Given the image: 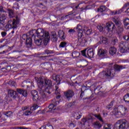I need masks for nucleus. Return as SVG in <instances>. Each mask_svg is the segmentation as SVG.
Returning a JSON list of instances; mask_svg holds the SVG:
<instances>
[{
	"label": "nucleus",
	"instance_id": "nucleus-1",
	"mask_svg": "<svg viewBox=\"0 0 129 129\" xmlns=\"http://www.w3.org/2000/svg\"><path fill=\"white\" fill-rule=\"evenodd\" d=\"M36 80L39 87L42 90L45 91L47 93L51 94L53 91V85L52 81L49 79H46L44 77L37 78Z\"/></svg>",
	"mask_w": 129,
	"mask_h": 129
},
{
	"label": "nucleus",
	"instance_id": "nucleus-2",
	"mask_svg": "<svg viewBox=\"0 0 129 129\" xmlns=\"http://www.w3.org/2000/svg\"><path fill=\"white\" fill-rule=\"evenodd\" d=\"M36 35L38 38H41L43 39V44L47 46L48 42L50 40V34L48 32H45L44 29L38 28L36 31Z\"/></svg>",
	"mask_w": 129,
	"mask_h": 129
},
{
	"label": "nucleus",
	"instance_id": "nucleus-3",
	"mask_svg": "<svg viewBox=\"0 0 129 129\" xmlns=\"http://www.w3.org/2000/svg\"><path fill=\"white\" fill-rule=\"evenodd\" d=\"M128 127V122L125 119L118 120L114 125V129H126Z\"/></svg>",
	"mask_w": 129,
	"mask_h": 129
},
{
	"label": "nucleus",
	"instance_id": "nucleus-4",
	"mask_svg": "<svg viewBox=\"0 0 129 129\" xmlns=\"http://www.w3.org/2000/svg\"><path fill=\"white\" fill-rule=\"evenodd\" d=\"M20 23V19H19L18 17H16V19H13V21L11 20H9L7 25L5 26L6 29H16L17 28L18 25H19Z\"/></svg>",
	"mask_w": 129,
	"mask_h": 129
},
{
	"label": "nucleus",
	"instance_id": "nucleus-5",
	"mask_svg": "<svg viewBox=\"0 0 129 129\" xmlns=\"http://www.w3.org/2000/svg\"><path fill=\"white\" fill-rule=\"evenodd\" d=\"M126 110H127V109L122 105H119L117 108H114L115 114L118 115L119 117L125 115Z\"/></svg>",
	"mask_w": 129,
	"mask_h": 129
},
{
	"label": "nucleus",
	"instance_id": "nucleus-6",
	"mask_svg": "<svg viewBox=\"0 0 129 129\" xmlns=\"http://www.w3.org/2000/svg\"><path fill=\"white\" fill-rule=\"evenodd\" d=\"M113 76H114V74L112 73V70L110 69L107 70L106 72L103 71L99 74V77L102 79L104 78H111Z\"/></svg>",
	"mask_w": 129,
	"mask_h": 129
},
{
	"label": "nucleus",
	"instance_id": "nucleus-7",
	"mask_svg": "<svg viewBox=\"0 0 129 129\" xmlns=\"http://www.w3.org/2000/svg\"><path fill=\"white\" fill-rule=\"evenodd\" d=\"M120 51L121 53H126L128 52V43L126 42L122 41L120 43L119 45Z\"/></svg>",
	"mask_w": 129,
	"mask_h": 129
},
{
	"label": "nucleus",
	"instance_id": "nucleus-8",
	"mask_svg": "<svg viewBox=\"0 0 129 129\" xmlns=\"http://www.w3.org/2000/svg\"><path fill=\"white\" fill-rule=\"evenodd\" d=\"M8 16L6 14H2L0 16V29H3L7 24Z\"/></svg>",
	"mask_w": 129,
	"mask_h": 129
},
{
	"label": "nucleus",
	"instance_id": "nucleus-9",
	"mask_svg": "<svg viewBox=\"0 0 129 129\" xmlns=\"http://www.w3.org/2000/svg\"><path fill=\"white\" fill-rule=\"evenodd\" d=\"M22 39L26 41V45L28 47V48H31L32 45H33V40L31 37H28L26 35H23L22 36Z\"/></svg>",
	"mask_w": 129,
	"mask_h": 129
},
{
	"label": "nucleus",
	"instance_id": "nucleus-10",
	"mask_svg": "<svg viewBox=\"0 0 129 129\" xmlns=\"http://www.w3.org/2000/svg\"><path fill=\"white\" fill-rule=\"evenodd\" d=\"M75 95L74 91L72 90H69L64 92V95L66 96V98L70 100L71 99L72 97H73L74 95Z\"/></svg>",
	"mask_w": 129,
	"mask_h": 129
},
{
	"label": "nucleus",
	"instance_id": "nucleus-11",
	"mask_svg": "<svg viewBox=\"0 0 129 129\" xmlns=\"http://www.w3.org/2000/svg\"><path fill=\"white\" fill-rule=\"evenodd\" d=\"M82 36H83L82 32H79L78 34V44H85V43H87L86 39L82 37Z\"/></svg>",
	"mask_w": 129,
	"mask_h": 129
},
{
	"label": "nucleus",
	"instance_id": "nucleus-12",
	"mask_svg": "<svg viewBox=\"0 0 129 129\" xmlns=\"http://www.w3.org/2000/svg\"><path fill=\"white\" fill-rule=\"evenodd\" d=\"M106 28L108 32H112L113 30H116L115 24L113 23H106Z\"/></svg>",
	"mask_w": 129,
	"mask_h": 129
},
{
	"label": "nucleus",
	"instance_id": "nucleus-13",
	"mask_svg": "<svg viewBox=\"0 0 129 129\" xmlns=\"http://www.w3.org/2000/svg\"><path fill=\"white\" fill-rule=\"evenodd\" d=\"M98 55L101 58L107 56V50L103 49H100L98 51Z\"/></svg>",
	"mask_w": 129,
	"mask_h": 129
},
{
	"label": "nucleus",
	"instance_id": "nucleus-14",
	"mask_svg": "<svg viewBox=\"0 0 129 129\" xmlns=\"http://www.w3.org/2000/svg\"><path fill=\"white\" fill-rule=\"evenodd\" d=\"M31 94L33 97V100L34 101H37L39 99V95H38V92L36 90H32L31 91Z\"/></svg>",
	"mask_w": 129,
	"mask_h": 129
},
{
	"label": "nucleus",
	"instance_id": "nucleus-15",
	"mask_svg": "<svg viewBox=\"0 0 129 129\" xmlns=\"http://www.w3.org/2000/svg\"><path fill=\"white\" fill-rule=\"evenodd\" d=\"M112 20L113 22L115 23L116 26H117L118 28H119V27L121 26V22H120V20H119V19L117 17H113L112 18Z\"/></svg>",
	"mask_w": 129,
	"mask_h": 129
},
{
	"label": "nucleus",
	"instance_id": "nucleus-16",
	"mask_svg": "<svg viewBox=\"0 0 129 129\" xmlns=\"http://www.w3.org/2000/svg\"><path fill=\"white\" fill-rule=\"evenodd\" d=\"M8 94L9 96H10L12 98H16V97L18 96V93H17V92L13 90H9L8 91Z\"/></svg>",
	"mask_w": 129,
	"mask_h": 129
},
{
	"label": "nucleus",
	"instance_id": "nucleus-17",
	"mask_svg": "<svg viewBox=\"0 0 129 129\" xmlns=\"http://www.w3.org/2000/svg\"><path fill=\"white\" fill-rule=\"evenodd\" d=\"M127 6H129V3H127L125 4L123 7L121 9L118 11H115L113 12L112 15H118V14H120L121 12H123L124 11V9L127 7Z\"/></svg>",
	"mask_w": 129,
	"mask_h": 129
},
{
	"label": "nucleus",
	"instance_id": "nucleus-18",
	"mask_svg": "<svg viewBox=\"0 0 129 129\" xmlns=\"http://www.w3.org/2000/svg\"><path fill=\"white\" fill-rule=\"evenodd\" d=\"M57 36L61 40H65V38H66L65 33L62 30L58 31Z\"/></svg>",
	"mask_w": 129,
	"mask_h": 129
},
{
	"label": "nucleus",
	"instance_id": "nucleus-19",
	"mask_svg": "<svg viewBox=\"0 0 129 129\" xmlns=\"http://www.w3.org/2000/svg\"><path fill=\"white\" fill-rule=\"evenodd\" d=\"M93 119H92V117L90 116L86 118H84L82 119L83 122L85 123L88 122V123H90V122H92Z\"/></svg>",
	"mask_w": 129,
	"mask_h": 129
},
{
	"label": "nucleus",
	"instance_id": "nucleus-20",
	"mask_svg": "<svg viewBox=\"0 0 129 129\" xmlns=\"http://www.w3.org/2000/svg\"><path fill=\"white\" fill-rule=\"evenodd\" d=\"M52 78H53V80H54L55 81H56L57 84H60V83H61V80L62 79L61 78H60V76L53 75Z\"/></svg>",
	"mask_w": 129,
	"mask_h": 129
},
{
	"label": "nucleus",
	"instance_id": "nucleus-21",
	"mask_svg": "<svg viewBox=\"0 0 129 129\" xmlns=\"http://www.w3.org/2000/svg\"><path fill=\"white\" fill-rule=\"evenodd\" d=\"M87 57L89 58H93L94 56V52H93V50L92 49H88L87 50Z\"/></svg>",
	"mask_w": 129,
	"mask_h": 129
},
{
	"label": "nucleus",
	"instance_id": "nucleus-22",
	"mask_svg": "<svg viewBox=\"0 0 129 129\" xmlns=\"http://www.w3.org/2000/svg\"><path fill=\"white\" fill-rule=\"evenodd\" d=\"M93 126L95 129H100L101 128V126H102V125H101V124L99 121H97L94 122Z\"/></svg>",
	"mask_w": 129,
	"mask_h": 129
},
{
	"label": "nucleus",
	"instance_id": "nucleus-23",
	"mask_svg": "<svg viewBox=\"0 0 129 129\" xmlns=\"http://www.w3.org/2000/svg\"><path fill=\"white\" fill-rule=\"evenodd\" d=\"M116 48L114 47H111L109 49V53L110 55L113 56L115 54H116Z\"/></svg>",
	"mask_w": 129,
	"mask_h": 129
},
{
	"label": "nucleus",
	"instance_id": "nucleus-24",
	"mask_svg": "<svg viewBox=\"0 0 129 129\" xmlns=\"http://www.w3.org/2000/svg\"><path fill=\"white\" fill-rule=\"evenodd\" d=\"M80 64L81 65V67H83V68H84V67H86V66L88 65V62H87V61H86V60L83 59L80 61Z\"/></svg>",
	"mask_w": 129,
	"mask_h": 129
},
{
	"label": "nucleus",
	"instance_id": "nucleus-25",
	"mask_svg": "<svg viewBox=\"0 0 129 129\" xmlns=\"http://www.w3.org/2000/svg\"><path fill=\"white\" fill-rule=\"evenodd\" d=\"M123 23H124V26L125 29H126V30H129V19L128 18L125 19L124 20Z\"/></svg>",
	"mask_w": 129,
	"mask_h": 129
},
{
	"label": "nucleus",
	"instance_id": "nucleus-26",
	"mask_svg": "<svg viewBox=\"0 0 129 129\" xmlns=\"http://www.w3.org/2000/svg\"><path fill=\"white\" fill-rule=\"evenodd\" d=\"M43 39L44 38H40V39H37V40L34 39V42L36 45H37V46H41V45H42V43L43 42ZM42 45H44L43 43H42Z\"/></svg>",
	"mask_w": 129,
	"mask_h": 129
},
{
	"label": "nucleus",
	"instance_id": "nucleus-27",
	"mask_svg": "<svg viewBox=\"0 0 129 129\" xmlns=\"http://www.w3.org/2000/svg\"><path fill=\"white\" fill-rule=\"evenodd\" d=\"M107 10V8H106L105 6H102L98 9V12H99L100 13H104L105 12H106Z\"/></svg>",
	"mask_w": 129,
	"mask_h": 129
},
{
	"label": "nucleus",
	"instance_id": "nucleus-28",
	"mask_svg": "<svg viewBox=\"0 0 129 129\" xmlns=\"http://www.w3.org/2000/svg\"><path fill=\"white\" fill-rule=\"evenodd\" d=\"M82 116V115L81 114V113H79V112L74 113V117H75L76 119H80Z\"/></svg>",
	"mask_w": 129,
	"mask_h": 129
},
{
	"label": "nucleus",
	"instance_id": "nucleus-29",
	"mask_svg": "<svg viewBox=\"0 0 129 129\" xmlns=\"http://www.w3.org/2000/svg\"><path fill=\"white\" fill-rule=\"evenodd\" d=\"M8 12L9 13V16L10 18H14L15 17V13H14V10L12 9H8Z\"/></svg>",
	"mask_w": 129,
	"mask_h": 129
},
{
	"label": "nucleus",
	"instance_id": "nucleus-30",
	"mask_svg": "<svg viewBox=\"0 0 129 129\" xmlns=\"http://www.w3.org/2000/svg\"><path fill=\"white\" fill-rule=\"evenodd\" d=\"M77 31L78 32V33H83V28H82V26H81V25L80 24H78L77 25Z\"/></svg>",
	"mask_w": 129,
	"mask_h": 129
},
{
	"label": "nucleus",
	"instance_id": "nucleus-31",
	"mask_svg": "<svg viewBox=\"0 0 129 129\" xmlns=\"http://www.w3.org/2000/svg\"><path fill=\"white\" fill-rule=\"evenodd\" d=\"M72 55L73 56V58H78V57L80 56V53L77 51H75L72 53Z\"/></svg>",
	"mask_w": 129,
	"mask_h": 129
},
{
	"label": "nucleus",
	"instance_id": "nucleus-32",
	"mask_svg": "<svg viewBox=\"0 0 129 129\" xmlns=\"http://www.w3.org/2000/svg\"><path fill=\"white\" fill-rule=\"evenodd\" d=\"M39 129H53V126L51 125H46L44 126H42Z\"/></svg>",
	"mask_w": 129,
	"mask_h": 129
},
{
	"label": "nucleus",
	"instance_id": "nucleus-33",
	"mask_svg": "<svg viewBox=\"0 0 129 129\" xmlns=\"http://www.w3.org/2000/svg\"><path fill=\"white\" fill-rule=\"evenodd\" d=\"M114 69L116 71H120L121 69H122V66H118L117 64H115L113 66Z\"/></svg>",
	"mask_w": 129,
	"mask_h": 129
},
{
	"label": "nucleus",
	"instance_id": "nucleus-34",
	"mask_svg": "<svg viewBox=\"0 0 129 129\" xmlns=\"http://www.w3.org/2000/svg\"><path fill=\"white\" fill-rule=\"evenodd\" d=\"M36 32H37V30H31L29 31V34L31 37H34L35 38L36 36Z\"/></svg>",
	"mask_w": 129,
	"mask_h": 129
},
{
	"label": "nucleus",
	"instance_id": "nucleus-35",
	"mask_svg": "<svg viewBox=\"0 0 129 129\" xmlns=\"http://www.w3.org/2000/svg\"><path fill=\"white\" fill-rule=\"evenodd\" d=\"M4 114L5 115H6V116H8V117H9L10 116H12V115H13V112L11 111L4 112Z\"/></svg>",
	"mask_w": 129,
	"mask_h": 129
},
{
	"label": "nucleus",
	"instance_id": "nucleus-36",
	"mask_svg": "<svg viewBox=\"0 0 129 129\" xmlns=\"http://www.w3.org/2000/svg\"><path fill=\"white\" fill-rule=\"evenodd\" d=\"M67 46V42H60L59 47V48H65Z\"/></svg>",
	"mask_w": 129,
	"mask_h": 129
},
{
	"label": "nucleus",
	"instance_id": "nucleus-37",
	"mask_svg": "<svg viewBox=\"0 0 129 129\" xmlns=\"http://www.w3.org/2000/svg\"><path fill=\"white\" fill-rule=\"evenodd\" d=\"M93 115L95 117H96V118L99 119L100 121H103V120H102V118L101 117L100 114H94Z\"/></svg>",
	"mask_w": 129,
	"mask_h": 129
},
{
	"label": "nucleus",
	"instance_id": "nucleus-38",
	"mask_svg": "<svg viewBox=\"0 0 129 129\" xmlns=\"http://www.w3.org/2000/svg\"><path fill=\"white\" fill-rule=\"evenodd\" d=\"M104 27H105V26H104V25H103V24L100 25V26H98L97 27V29H98V30L100 31V32H102V31H103V30L104 29Z\"/></svg>",
	"mask_w": 129,
	"mask_h": 129
},
{
	"label": "nucleus",
	"instance_id": "nucleus-39",
	"mask_svg": "<svg viewBox=\"0 0 129 129\" xmlns=\"http://www.w3.org/2000/svg\"><path fill=\"white\" fill-rule=\"evenodd\" d=\"M123 99L125 102H129V94L124 95Z\"/></svg>",
	"mask_w": 129,
	"mask_h": 129
},
{
	"label": "nucleus",
	"instance_id": "nucleus-40",
	"mask_svg": "<svg viewBox=\"0 0 129 129\" xmlns=\"http://www.w3.org/2000/svg\"><path fill=\"white\" fill-rule=\"evenodd\" d=\"M114 102L113 101H112L110 104H109L108 105H107L106 108L107 109H110L112 106H113V103Z\"/></svg>",
	"mask_w": 129,
	"mask_h": 129
},
{
	"label": "nucleus",
	"instance_id": "nucleus-41",
	"mask_svg": "<svg viewBox=\"0 0 129 129\" xmlns=\"http://www.w3.org/2000/svg\"><path fill=\"white\" fill-rule=\"evenodd\" d=\"M45 91H43L42 89H41V91L40 92V94L42 96V98H46V94H45Z\"/></svg>",
	"mask_w": 129,
	"mask_h": 129
},
{
	"label": "nucleus",
	"instance_id": "nucleus-42",
	"mask_svg": "<svg viewBox=\"0 0 129 129\" xmlns=\"http://www.w3.org/2000/svg\"><path fill=\"white\" fill-rule=\"evenodd\" d=\"M55 104H50L49 106H48V108L49 109H51L50 110V111H51V110H55V109H56L55 108H54V107H55Z\"/></svg>",
	"mask_w": 129,
	"mask_h": 129
},
{
	"label": "nucleus",
	"instance_id": "nucleus-43",
	"mask_svg": "<svg viewBox=\"0 0 129 129\" xmlns=\"http://www.w3.org/2000/svg\"><path fill=\"white\" fill-rule=\"evenodd\" d=\"M38 105L34 104V105H33L32 106H31L30 107V110H32V111L36 110V109H37V108H38Z\"/></svg>",
	"mask_w": 129,
	"mask_h": 129
},
{
	"label": "nucleus",
	"instance_id": "nucleus-44",
	"mask_svg": "<svg viewBox=\"0 0 129 129\" xmlns=\"http://www.w3.org/2000/svg\"><path fill=\"white\" fill-rule=\"evenodd\" d=\"M103 129H111V125L110 124H105Z\"/></svg>",
	"mask_w": 129,
	"mask_h": 129
},
{
	"label": "nucleus",
	"instance_id": "nucleus-45",
	"mask_svg": "<svg viewBox=\"0 0 129 129\" xmlns=\"http://www.w3.org/2000/svg\"><path fill=\"white\" fill-rule=\"evenodd\" d=\"M55 94H60V89H59V87H58V86H55Z\"/></svg>",
	"mask_w": 129,
	"mask_h": 129
},
{
	"label": "nucleus",
	"instance_id": "nucleus-46",
	"mask_svg": "<svg viewBox=\"0 0 129 129\" xmlns=\"http://www.w3.org/2000/svg\"><path fill=\"white\" fill-rule=\"evenodd\" d=\"M102 42L103 43V44H106L108 42V39H107V38H103Z\"/></svg>",
	"mask_w": 129,
	"mask_h": 129
},
{
	"label": "nucleus",
	"instance_id": "nucleus-47",
	"mask_svg": "<svg viewBox=\"0 0 129 129\" xmlns=\"http://www.w3.org/2000/svg\"><path fill=\"white\" fill-rule=\"evenodd\" d=\"M9 84H10V85H11V86H14L15 87H16V82L13 81H10L9 82Z\"/></svg>",
	"mask_w": 129,
	"mask_h": 129
},
{
	"label": "nucleus",
	"instance_id": "nucleus-48",
	"mask_svg": "<svg viewBox=\"0 0 129 129\" xmlns=\"http://www.w3.org/2000/svg\"><path fill=\"white\" fill-rule=\"evenodd\" d=\"M22 94L23 96H24V97H27V96H28V92L25 90H23Z\"/></svg>",
	"mask_w": 129,
	"mask_h": 129
},
{
	"label": "nucleus",
	"instance_id": "nucleus-49",
	"mask_svg": "<svg viewBox=\"0 0 129 129\" xmlns=\"http://www.w3.org/2000/svg\"><path fill=\"white\" fill-rule=\"evenodd\" d=\"M50 35L51 36V38L57 37V33H56V32L55 31H52L51 32Z\"/></svg>",
	"mask_w": 129,
	"mask_h": 129
},
{
	"label": "nucleus",
	"instance_id": "nucleus-50",
	"mask_svg": "<svg viewBox=\"0 0 129 129\" xmlns=\"http://www.w3.org/2000/svg\"><path fill=\"white\" fill-rule=\"evenodd\" d=\"M51 41L52 42H57V41H58V36L51 37Z\"/></svg>",
	"mask_w": 129,
	"mask_h": 129
},
{
	"label": "nucleus",
	"instance_id": "nucleus-51",
	"mask_svg": "<svg viewBox=\"0 0 129 129\" xmlns=\"http://www.w3.org/2000/svg\"><path fill=\"white\" fill-rule=\"evenodd\" d=\"M92 7L91 5H89V6H86V7L85 8H82V9H83L82 11H84L85 10H89L90 9H91Z\"/></svg>",
	"mask_w": 129,
	"mask_h": 129
},
{
	"label": "nucleus",
	"instance_id": "nucleus-52",
	"mask_svg": "<svg viewBox=\"0 0 129 129\" xmlns=\"http://www.w3.org/2000/svg\"><path fill=\"white\" fill-rule=\"evenodd\" d=\"M100 92V90H99V87H97L96 89H95L94 93H96V94H98Z\"/></svg>",
	"mask_w": 129,
	"mask_h": 129
},
{
	"label": "nucleus",
	"instance_id": "nucleus-53",
	"mask_svg": "<svg viewBox=\"0 0 129 129\" xmlns=\"http://www.w3.org/2000/svg\"><path fill=\"white\" fill-rule=\"evenodd\" d=\"M92 32V30L91 29H88L84 33H85L86 35H90Z\"/></svg>",
	"mask_w": 129,
	"mask_h": 129
},
{
	"label": "nucleus",
	"instance_id": "nucleus-54",
	"mask_svg": "<svg viewBox=\"0 0 129 129\" xmlns=\"http://www.w3.org/2000/svg\"><path fill=\"white\" fill-rule=\"evenodd\" d=\"M86 90H87V89L86 87H85L84 86L82 87V88H81V92L84 93V92L86 91Z\"/></svg>",
	"mask_w": 129,
	"mask_h": 129
},
{
	"label": "nucleus",
	"instance_id": "nucleus-55",
	"mask_svg": "<svg viewBox=\"0 0 129 129\" xmlns=\"http://www.w3.org/2000/svg\"><path fill=\"white\" fill-rule=\"evenodd\" d=\"M82 55L84 56V57H87V54L86 55V50H83L81 51Z\"/></svg>",
	"mask_w": 129,
	"mask_h": 129
},
{
	"label": "nucleus",
	"instance_id": "nucleus-56",
	"mask_svg": "<svg viewBox=\"0 0 129 129\" xmlns=\"http://www.w3.org/2000/svg\"><path fill=\"white\" fill-rule=\"evenodd\" d=\"M32 113V112L29 110H26L24 112L25 115H30Z\"/></svg>",
	"mask_w": 129,
	"mask_h": 129
},
{
	"label": "nucleus",
	"instance_id": "nucleus-57",
	"mask_svg": "<svg viewBox=\"0 0 129 129\" xmlns=\"http://www.w3.org/2000/svg\"><path fill=\"white\" fill-rule=\"evenodd\" d=\"M69 33L70 34V35H73L74 34V33H75V30L70 29L69 30Z\"/></svg>",
	"mask_w": 129,
	"mask_h": 129
},
{
	"label": "nucleus",
	"instance_id": "nucleus-58",
	"mask_svg": "<svg viewBox=\"0 0 129 129\" xmlns=\"http://www.w3.org/2000/svg\"><path fill=\"white\" fill-rule=\"evenodd\" d=\"M16 90L18 93H20V94H22L23 91H24V90L22 89H17Z\"/></svg>",
	"mask_w": 129,
	"mask_h": 129
},
{
	"label": "nucleus",
	"instance_id": "nucleus-59",
	"mask_svg": "<svg viewBox=\"0 0 129 129\" xmlns=\"http://www.w3.org/2000/svg\"><path fill=\"white\" fill-rule=\"evenodd\" d=\"M118 31L119 33H122V32H123V28L120 26L118 27Z\"/></svg>",
	"mask_w": 129,
	"mask_h": 129
},
{
	"label": "nucleus",
	"instance_id": "nucleus-60",
	"mask_svg": "<svg viewBox=\"0 0 129 129\" xmlns=\"http://www.w3.org/2000/svg\"><path fill=\"white\" fill-rule=\"evenodd\" d=\"M123 38L125 41H129V35H124Z\"/></svg>",
	"mask_w": 129,
	"mask_h": 129
},
{
	"label": "nucleus",
	"instance_id": "nucleus-61",
	"mask_svg": "<svg viewBox=\"0 0 129 129\" xmlns=\"http://www.w3.org/2000/svg\"><path fill=\"white\" fill-rule=\"evenodd\" d=\"M10 129H24V127H11Z\"/></svg>",
	"mask_w": 129,
	"mask_h": 129
},
{
	"label": "nucleus",
	"instance_id": "nucleus-62",
	"mask_svg": "<svg viewBox=\"0 0 129 129\" xmlns=\"http://www.w3.org/2000/svg\"><path fill=\"white\" fill-rule=\"evenodd\" d=\"M88 27H87L86 26H84V28L83 29V32H85L88 30Z\"/></svg>",
	"mask_w": 129,
	"mask_h": 129
},
{
	"label": "nucleus",
	"instance_id": "nucleus-63",
	"mask_svg": "<svg viewBox=\"0 0 129 129\" xmlns=\"http://www.w3.org/2000/svg\"><path fill=\"white\" fill-rule=\"evenodd\" d=\"M1 35L3 37V38H5V37H6V36H7V32H1Z\"/></svg>",
	"mask_w": 129,
	"mask_h": 129
},
{
	"label": "nucleus",
	"instance_id": "nucleus-64",
	"mask_svg": "<svg viewBox=\"0 0 129 129\" xmlns=\"http://www.w3.org/2000/svg\"><path fill=\"white\" fill-rule=\"evenodd\" d=\"M44 52L45 54H47V55H48V54H51L52 53V51L49 50H45Z\"/></svg>",
	"mask_w": 129,
	"mask_h": 129
}]
</instances>
